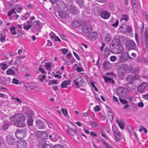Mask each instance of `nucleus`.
<instances>
[{"label": "nucleus", "instance_id": "44", "mask_svg": "<svg viewBox=\"0 0 148 148\" xmlns=\"http://www.w3.org/2000/svg\"><path fill=\"white\" fill-rule=\"evenodd\" d=\"M132 70L133 68L132 66H127L125 72L129 73Z\"/></svg>", "mask_w": 148, "mask_h": 148}, {"label": "nucleus", "instance_id": "34", "mask_svg": "<svg viewBox=\"0 0 148 148\" xmlns=\"http://www.w3.org/2000/svg\"><path fill=\"white\" fill-rule=\"evenodd\" d=\"M9 29L11 33L13 35H15L17 34V32L15 30L16 27L14 26H12V27H9Z\"/></svg>", "mask_w": 148, "mask_h": 148}, {"label": "nucleus", "instance_id": "13", "mask_svg": "<svg viewBox=\"0 0 148 148\" xmlns=\"http://www.w3.org/2000/svg\"><path fill=\"white\" fill-rule=\"evenodd\" d=\"M45 124L40 120H37L36 122V126L38 129H42L45 127Z\"/></svg>", "mask_w": 148, "mask_h": 148}, {"label": "nucleus", "instance_id": "14", "mask_svg": "<svg viewBox=\"0 0 148 148\" xmlns=\"http://www.w3.org/2000/svg\"><path fill=\"white\" fill-rule=\"evenodd\" d=\"M17 146L18 148H27V143L25 140L20 141L18 142Z\"/></svg>", "mask_w": 148, "mask_h": 148}, {"label": "nucleus", "instance_id": "54", "mask_svg": "<svg viewBox=\"0 0 148 148\" xmlns=\"http://www.w3.org/2000/svg\"><path fill=\"white\" fill-rule=\"evenodd\" d=\"M0 65H1L2 66V69L3 70H4L7 69L8 67V65L6 64H2L1 63L0 64Z\"/></svg>", "mask_w": 148, "mask_h": 148}, {"label": "nucleus", "instance_id": "56", "mask_svg": "<svg viewBox=\"0 0 148 148\" xmlns=\"http://www.w3.org/2000/svg\"><path fill=\"white\" fill-rule=\"evenodd\" d=\"M76 70L78 72L84 71V70L82 68L79 67H77Z\"/></svg>", "mask_w": 148, "mask_h": 148}, {"label": "nucleus", "instance_id": "37", "mask_svg": "<svg viewBox=\"0 0 148 148\" xmlns=\"http://www.w3.org/2000/svg\"><path fill=\"white\" fill-rule=\"evenodd\" d=\"M132 9L134 12H137L138 10V7L136 3L133 4L132 5Z\"/></svg>", "mask_w": 148, "mask_h": 148}, {"label": "nucleus", "instance_id": "45", "mask_svg": "<svg viewBox=\"0 0 148 148\" xmlns=\"http://www.w3.org/2000/svg\"><path fill=\"white\" fill-rule=\"evenodd\" d=\"M116 122L118 124L119 126L121 129H123L124 128V126L122 123L120 122L118 120L116 121Z\"/></svg>", "mask_w": 148, "mask_h": 148}, {"label": "nucleus", "instance_id": "36", "mask_svg": "<svg viewBox=\"0 0 148 148\" xmlns=\"http://www.w3.org/2000/svg\"><path fill=\"white\" fill-rule=\"evenodd\" d=\"M29 13H26L24 14L22 16L21 19L22 20H25L27 19L29 16Z\"/></svg>", "mask_w": 148, "mask_h": 148}, {"label": "nucleus", "instance_id": "39", "mask_svg": "<svg viewBox=\"0 0 148 148\" xmlns=\"http://www.w3.org/2000/svg\"><path fill=\"white\" fill-rule=\"evenodd\" d=\"M84 33V36H85L86 37L90 39H91V38L92 37L91 36V32H90L89 31H88Z\"/></svg>", "mask_w": 148, "mask_h": 148}, {"label": "nucleus", "instance_id": "55", "mask_svg": "<svg viewBox=\"0 0 148 148\" xmlns=\"http://www.w3.org/2000/svg\"><path fill=\"white\" fill-rule=\"evenodd\" d=\"M38 70L39 71L43 74H46V72L42 68H41L40 66H39L38 68Z\"/></svg>", "mask_w": 148, "mask_h": 148}, {"label": "nucleus", "instance_id": "31", "mask_svg": "<svg viewBox=\"0 0 148 148\" xmlns=\"http://www.w3.org/2000/svg\"><path fill=\"white\" fill-rule=\"evenodd\" d=\"M130 82L127 84L126 86L129 88V89L133 90L135 89V87L133 86L132 81Z\"/></svg>", "mask_w": 148, "mask_h": 148}, {"label": "nucleus", "instance_id": "3", "mask_svg": "<svg viewBox=\"0 0 148 148\" xmlns=\"http://www.w3.org/2000/svg\"><path fill=\"white\" fill-rule=\"evenodd\" d=\"M116 93L119 97L125 98L127 97V90L126 88L123 87L118 88L116 89Z\"/></svg>", "mask_w": 148, "mask_h": 148}, {"label": "nucleus", "instance_id": "22", "mask_svg": "<svg viewBox=\"0 0 148 148\" xmlns=\"http://www.w3.org/2000/svg\"><path fill=\"white\" fill-rule=\"evenodd\" d=\"M66 12H58V15L62 18H67L69 17L68 14L66 13Z\"/></svg>", "mask_w": 148, "mask_h": 148}, {"label": "nucleus", "instance_id": "61", "mask_svg": "<svg viewBox=\"0 0 148 148\" xmlns=\"http://www.w3.org/2000/svg\"><path fill=\"white\" fill-rule=\"evenodd\" d=\"M62 112L63 114L66 116L67 115V110L64 109H62Z\"/></svg>", "mask_w": 148, "mask_h": 148}, {"label": "nucleus", "instance_id": "30", "mask_svg": "<svg viewBox=\"0 0 148 148\" xmlns=\"http://www.w3.org/2000/svg\"><path fill=\"white\" fill-rule=\"evenodd\" d=\"M76 3L79 5L80 8L84 7V4L83 0H76Z\"/></svg>", "mask_w": 148, "mask_h": 148}, {"label": "nucleus", "instance_id": "40", "mask_svg": "<svg viewBox=\"0 0 148 148\" xmlns=\"http://www.w3.org/2000/svg\"><path fill=\"white\" fill-rule=\"evenodd\" d=\"M6 73L7 74L12 75L15 73L14 71L9 69L6 71Z\"/></svg>", "mask_w": 148, "mask_h": 148}, {"label": "nucleus", "instance_id": "50", "mask_svg": "<svg viewBox=\"0 0 148 148\" xmlns=\"http://www.w3.org/2000/svg\"><path fill=\"white\" fill-rule=\"evenodd\" d=\"M12 83L13 84H20V82H18V80L15 78L12 79Z\"/></svg>", "mask_w": 148, "mask_h": 148}, {"label": "nucleus", "instance_id": "42", "mask_svg": "<svg viewBox=\"0 0 148 148\" xmlns=\"http://www.w3.org/2000/svg\"><path fill=\"white\" fill-rule=\"evenodd\" d=\"M122 97H119L120 101L123 104H126L128 103V102L125 99H122Z\"/></svg>", "mask_w": 148, "mask_h": 148}, {"label": "nucleus", "instance_id": "23", "mask_svg": "<svg viewBox=\"0 0 148 148\" xmlns=\"http://www.w3.org/2000/svg\"><path fill=\"white\" fill-rule=\"evenodd\" d=\"M103 68L105 70H108L111 67V64L108 61H105L102 64Z\"/></svg>", "mask_w": 148, "mask_h": 148}, {"label": "nucleus", "instance_id": "51", "mask_svg": "<svg viewBox=\"0 0 148 148\" xmlns=\"http://www.w3.org/2000/svg\"><path fill=\"white\" fill-rule=\"evenodd\" d=\"M15 10L16 9V11L18 12H20L22 9V8L21 6L18 7V6H15Z\"/></svg>", "mask_w": 148, "mask_h": 148}, {"label": "nucleus", "instance_id": "64", "mask_svg": "<svg viewBox=\"0 0 148 148\" xmlns=\"http://www.w3.org/2000/svg\"><path fill=\"white\" fill-rule=\"evenodd\" d=\"M32 26V25H27L25 26L24 27V29H25L27 30L30 29Z\"/></svg>", "mask_w": 148, "mask_h": 148}, {"label": "nucleus", "instance_id": "41", "mask_svg": "<svg viewBox=\"0 0 148 148\" xmlns=\"http://www.w3.org/2000/svg\"><path fill=\"white\" fill-rule=\"evenodd\" d=\"M91 38L90 39H95L98 36L97 34L96 33L91 32Z\"/></svg>", "mask_w": 148, "mask_h": 148}, {"label": "nucleus", "instance_id": "28", "mask_svg": "<svg viewBox=\"0 0 148 148\" xmlns=\"http://www.w3.org/2000/svg\"><path fill=\"white\" fill-rule=\"evenodd\" d=\"M71 83V80L69 79H68L67 81H64L62 83L61 86L62 88H64L66 87L67 84H70Z\"/></svg>", "mask_w": 148, "mask_h": 148}, {"label": "nucleus", "instance_id": "52", "mask_svg": "<svg viewBox=\"0 0 148 148\" xmlns=\"http://www.w3.org/2000/svg\"><path fill=\"white\" fill-rule=\"evenodd\" d=\"M90 123L91 125L93 127H96L97 126V124L93 121H90Z\"/></svg>", "mask_w": 148, "mask_h": 148}, {"label": "nucleus", "instance_id": "47", "mask_svg": "<svg viewBox=\"0 0 148 148\" xmlns=\"http://www.w3.org/2000/svg\"><path fill=\"white\" fill-rule=\"evenodd\" d=\"M135 38L137 44L138 45H139L140 42L139 41V38L138 35L136 33H135Z\"/></svg>", "mask_w": 148, "mask_h": 148}, {"label": "nucleus", "instance_id": "11", "mask_svg": "<svg viewBox=\"0 0 148 148\" xmlns=\"http://www.w3.org/2000/svg\"><path fill=\"white\" fill-rule=\"evenodd\" d=\"M112 129L114 136L116 137L115 141H118L120 139L121 133L118 132L115 126H112Z\"/></svg>", "mask_w": 148, "mask_h": 148}, {"label": "nucleus", "instance_id": "15", "mask_svg": "<svg viewBox=\"0 0 148 148\" xmlns=\"http://www.w3.org/2000/svg\"><path fill=\"white\" fill-rule=\"evenodd\" d=\"M47 141H42L39 143V146L41 148H52L51 145Z\"/></svg>", "mask_w": 148, "mask_h": 148}, {"label": "nucleus", "instance_id": "49", "mask_svg": "<svg viewBox=\"0 0 148 148\" xmlns=\"http://www.w3.org/2000/svg\"><path fill=\"white\" fill-rule=\"evenodd\" d=\"M46 65L45 66V67L46 68L47 70H50L51 69L50 67L51 66V64L49 62H46Z\"/></svg>", "mask_w": 148, "mask_h": 148}, {"label": "nucleus", "instance_id": "21", "mask_svg": "<svg viewBox=\"0 0 148 148\" xmlns=\"http://www.w3.org/2000/svg\"><path fill=\"white\" fill-rule=\"evenodd\" d=\"M139 77L138 75L135 74V75L132 76H128L126 80L127 81H132L133 80L138 79Z\"/></svg>", "mask_w": 148, "mask_h": 148}, {"label": "nucleus", "instance_id": "57", "mask_svg": "<svg viewBox=\"0 0 148 148\" xmlns=\"http://www.w3.org/2000/svg\"><path fill=\"white\" fill-rule=\"evenodd\" d=\"M101 110V108L99 106H96L94 110L96 112H97L100 111Z\"/></svg>", "mask_w": 148, "mask_h": 148}, {"label": "nucleus", "instance_id": "18", "mask_svg": "<svg viewBox=\"0 0 148 148\" xmlns=\"http://www.w3.org/2000/svg\"><path fill=\"white\" fill-rule=\"evenodd\" d=\"M38 134L39 137L43 139H46L47 137V135L46 132L45 131H40L38 132Z\"/></svg>", "mask_w": 148, "mask_h": 148}, {"label": "nucleus", "instance_id": "63", "mask_svg": "<svg viewBox=\"0 0 148 148\" xmlns=\"http://www.w3.org/2000/svg\"><path fill=\"white\" fill-rule=\"evenodd\" d=\"M61 50H62V53L65 55L68 52V50L66 48L62 49Z\"/></svg>", "mask_w": 148, "mask_h": 148}, {"label": "nucleus", "instance_id": "4", "mask_svg": "<svg viewBox=\"0 0 148 148\" xmlns=\"http://www.w3.org/2000/svg\"><path fill=\"white\" fill-rule=\"evenodd\" d=\"M125 47L126 49L129 50H135L137 48L135 43L132 40H127L125 43Z\"/></svg>", "mask_w": 148, "mask_h": 148}, {"label": "nucleus", "instance_id": "20", "mask_svg": "<svg viewBox=\"0 0 148 148\" xmlns=\"http://www.w3.org/2000/svg\"><path fill=\"white\" fill-rule=\"evenodd\" d=\"M110 52L112 53H117L112 52H111L110 48L109 49L108 47H106L105 48L103 53L104 57L105 58H106L108 57V56L110 54Z\"/></svg>", "mask_w": 148, "mask_h": 148}, {"label": "nucleus", "instance_id": "26", "mask_svg": "<svg viewBox=\"0 0 148 148\" xmlns=\"http://www.w3.org/2000/svg\"><path fill=\"white\" fill-rule=\"evenodd\" d=\"M121 25L119 28V30L122 32H126V27L127 26V25L123 24V23H121Z\"/></svg>", "mask_w": 148, "mask_h": 148}, {"label": "nucleus", "instance_id": "9", "mask_svg": "<svg viewBox=\"0 0 148 148\" xmlns=\"http://www.w3.org/2000/svg\"><path fill=\"white\" fill-rule=\"evenodd\" d=\"M16 12L15 9H12L8 13V15L12 19L16 20L19 17V15H16Z\"/></svg>", "mask_w": 148, "mask_h": 148}, {"label": "nucleus", "instance_id": "35", "mask_svg": "<svg viewBox=\"0 0 148 148\" xmlns=\"http://www.w3.org/2000/svg\"><path fill=\"white\" fill-rule=\"evenodd\" d=\"M111 36L110 34H106L105 36V40L108 42H110L111 40Z\"/></svg>", "mask_w": 148, "mask_h": 148}, {"label": "nucleus", "instance_id": "60", "mask_svg": "<svg viewBox=\"0 0 148 148\" xmlns=\"http://www.w3.org/2000/svg\"><path fill=\"white\" fill-rule=\"evenodd\" d=\"M116 59V57L114 56H111L110 58V60L112 62L115 61Z\"/></svg>", "mask_w": 148, "mask_h": 148}, {"label": "nucleus", "instance_id": "53", "mask_svg": "<svg viewBox=\"0 0 148 148\" xmlns=\"http://www.w3.org/2000/svg\"><path fill=\"white\" fill-rule=\"evenodd\" d=\"M104 79L105 82L106 83L110 82L112 80L111 79L106 76L104 77Z\"/></svg>", "mask_w": 148, "mask_h": 148}, {"label": "nucleus", "instance_id": "32", "mask_svg": "<svg viewBox=\"0 0 148 148\" xmlns=\"http://www.w3.org/2000/svg\"><path fill=\"white\" fill-rule=\"evenodd\" d=\"M89 29H90V28L86 25H84L82 27V31L83 33L89 31Z\"/></svg>", "mask_w": 148, "mask_h": 148}, {"label": "nucleus", "instance_id": "24", "mask_svg": "<svg viewBox=\"0 0 148 148\" xmlns=\"http://www.w3.org/2000/svg\"><path fill=\"white\" fill-rule=\"evenodd\" d=\"M128 17L127 14L123 15L122 16L121 18L120 23H123V21H125V23H127L128 20Z\"/></svg>", "mask_w": 148, "mask_h": 148}, {"label": "nucleus", "instance_id": "7", "mask_svg": "<svg viewBox=\"0 0 148 148\" xmlns=\"http://www.w3.org/2000/svg\"><path fill=\"white\" fill-rule=\"evenodd\" d=\"M133 58L130 57L128 52L123 53L120 57V59L121 62H125L128 59L132 60Z\"/></svg>", "mask_w": 148, "mask_h": 148}, {"label": "nucleus", "instance_id": "8", "mask_svg": "<svg viewBox=\"0 0 148 148\" xmlns=\"http://www.w3.org/2000/svg\"><path fill=\"white\" fill-rule=\"evenodd\" d=\"M75 85L79 84V86H84L85 85V82L83 78L81 76H77L76 79L73 81Z\"/></svg>", "mask_w": 148, "mask_h": 148}, {"label": "nucleus", "instance_id": "1", "mask_svg": "<svg viewBox=\"0 0 148 148\" xmlns=\"http://www.w3.org/2000/svg\"><path fill=\"white\" fill-rule=\"evenodd\" d=\"M126 37L122 35H120L118 39L114 38L110 45V49L111 52L117 53H121L123 50V47L121 46V42L122 43L127 42Z\"/></svg>", "mask_w": 148, "mask_h": 148}, {"label": "nucleus", "instance_id": "10", "mask_svg": "<svg viewBox=\"0 0 148 148\" xmlns=\"http://www.w3.org/2000/svg\"><path fill=\"white\" fill-rule=\"evenodd\" d=\"M148 85V83L147 82H143L141 83L138 86V91L140 92H143Z\"/></svg>", "mask_w": 148, "mask_h": 148}, {"label": "nucleus", "instance_id": "12", "mask_svg": "<svg viewBox=\"0 0 148 148\" xmlns=\"http://www.w3.org/2000/svg\"><path fill=\"white\" fill-rule=\"evenodd\" d=\"M57 6L60 10H58V12H67L68 11V9L67 6L63 3H61L60 4H58Z\"/></svg>", "mask_w": 148, "mask_h": 148}, {"label": "nucleus", "instance_id": "46", "mask_svg": "<svg viewBox=\"0 0 148 148\" xmlns=\"http://www.w3.org/2000/svg\"><path fill=\"white\" fill-rule=\"evenodd\" d=\"M126 32H131L132 31V29L131 27L128 26L127 25V26L126 27Z\"/></svg>", "mask_w": 148, "mask_h": 148}, {"label": "nucleus", "instance_id": "17", "mask_svg": "<svg viewBox=\"0 0 148 148\" xmlns=\"http://www.w3.org/2000/svg\"><path fill=\"white\" fill-rule=\"evenodd\" d=\"M127 66L125 64H121L119 66L120 72L119 73V75L121 74L122 76H123L124 75V72H125Z\"/></svg>", "mask_w": 148, "mask_h": 148}, {"label": "nucleus", "instance_id": "29", "mask_svg": "<svg viewBox=\"0 0 148 148\" xmlns=\"http://www.w3.org/2000/svg\"><path fill=\"white\" fill-rule=\"evenodd\" d=\"M72 25L74 27L77 28L80 26L81 24L79 21H75L73 22Z\"/></svg>", "mask_w": 148, "mask_h": 148}, {"label": "nucleus", "instance_id": "6", "mask_svg": "<svg viewBox=\"0 0 148 148\" xmlns=\"http://www.w3.org/2000/svg\"><path fill=\"white\" fill-rule=\"evenodd\" d=\"M26 133V131L23 129H20L17 130L15 134L16 137L20 139H23L25 136Z\"/></svg>", "mask_w": 148, "mask_h": 148}, {"label": "nucleus", "instance_id": "2", "mask_svg": "<svg viewBox=\"0 0 148 148\" xmlns=\"http://www.w3.org/2000/svg\"><path fill=\"white\" fill-rule=\"evenodd\" d=\"M26 119V116L23 114H18L16 116V120L14 122L15 125L20 127L24 126L25 125V121Z\"/></svg>", "mask_w": 148, "mask_h": 148}, {"label": "nucleus", "instance_id": "62", "mask_svg": "<svg viewBox=\"0 0 148 148\" xmlns=\"http://www.w3.org/2000/svg\"><path fill=\"white\" fill-rule=\"evenodd\" d=\"M14 64L17 65H20L21 64L20 62L18 60H16L14 62Z\"/></svg>", "mask_w": 148, "mask_h": 148}, {"label": "nucleus", "instance_id": "43", "mask_svg": "<svg viewBox=\"0 0 148 148\" xmlns=\"http://www.w3.org/2000/svg\"><path fill=\"white\" fill-rule=\"evenodd\" d=\"M70 134L72 136H74L75 133L76 132V130L75 129L73 130V129L70 128Z\"/></svg>", "mask_w": 148, "mask_h": 148}, {"label": "nucleus", "instance_id": "59", "mask_svg": "<svg viewBox=\"0 0 148 148\" xmlns=\"http://www.w3.org/2000/svg\"><path fill=\"white\" fill-rule=\"evenodd\" d=\"M94 83H95V82H94V83L93 82H91V84L92 85V86L94 88L95 90L96 91H98V89L95 86V84H94Z\"/></svg>", "mask_w": 148, "mask_h": 148}, {"label": "nucleus", "instance_id": "5", "mask_svg": "<svg viewBox=\"0 0 148 148\" xmlns=\"http://www.w3.org/2000/svg\"><path fill=\"white\" fill-rule=\"evenodd\" d=\"M5 141L9 145H15L17 141L16 139L10 135H8L5 137Z\"/></svg>", "mask_w": 148, "mask_h": 148}, {"label": "nucleus", "instance_id": "19", "mask_svg": "<svg viewBox=\"0 0 148 148\" xmlns=\"http://www.w3.org/2000/svg\"><path fill=\"white\" fill-rule=\"evenodd\" d=\"M110 16V13L105 10H102L101 12V16L103 18L108 19L109 17Z\"/></svg>", "mask_w": 148, "mask_h": 148}, {"label": "nucleus", "instance_id": "27", "mask_svg": "<svg viewBox=\"0 0 148 148\" xmlns=\"http://www.w3.org/2000/svg\"><path fill=\"white\" fill-rule=\"evenodd\" d=\"M33 120L32 119V116H29L28 117V120L27 122V125L29 126H31L33 125Z\"/></svg>", "mask_w": 148, "mask_h": 148}, {"label": "nucleus", "instance_id": "16", "mask_svg": "<svg viewBox=\"0 0 148 148\" xmlns=\"http://www.w3.org/2000/svg\"><path fill=\"white\" fill-rule=\"evenodd\" d=\"M69 12L74 14H78L79 13V11L77 8L74 5H71L69 10Z\"/></svg>", "mask_w": 148, "mask_h": 148}, {"label": "nucleus", "instance_id": "25", "mask_svg": "<svg viewBox=\"0 0 148 148\" xmlns=\"http://www.w3.org/2000/svg\"><path fill=\"white\" fill-rule=\"evenodd\" d=\"M10 124L8 122H5L1 127V129L5 130H7L10 125Z\"/></svg>", "mask_w": 148, "mask_h": 148}, {"label": "nucleus", "instance_id": "33", "mask_svg": "<svg viewBox=\"0 0 148 148\" xmlns=\"http://www.w3.org/2000/svg\"><path fill=\"white\" fill-rule=\"evenodd\" d=\"M145 36L146 41V44L147 45H148V28H146L145 29Z\"/></svg>", "mask_w": 148, "mask_h": 148}, {"label": "nucleus", "instance_id": "38", "mask_svg": "<svg viewBox=\"0 0 148 148\" xmlns=\"http://www.w3.org/2000/svg\"><path fill=\"white\" fill-rule=\"evenodd\" d=\"M143 130L144 131L145 134H146L147 133V129L144 127L140 126L139 127V131L140 132H141Z\"/></svg>", "mask_w": 148, "mask_h": 148}, {"label": "nucleus", "instance_id": "58", "mask_svg": "<svg viewBox=\"0 0 148 148\" xmlns=\"http://www.w3.org/2000/svg\"><path fill=\"white\" fill-rule=\"evenodd\" d=\"M27 113L30 115V116H32V115H33V113L31 110H28L27 111Z\"/></svg>", "mask_w": 148, "mask_h": 148}, {"label": "nucleus", "instance_id": "48", "mask_svg": "<svg viewBox=\"0 0 148 148\" xmlns=\"http://www.w3.org/2000/svg\"><path fill=\"white\" fill-rule=\"evenodd\" d=\"M18 114H16L15 115H14L12 116H10V119L11 121H15V120H16V116L17 115H18Z\"/></svg>", "mask_w": 148, "mask_h": 148}]
</instances>
